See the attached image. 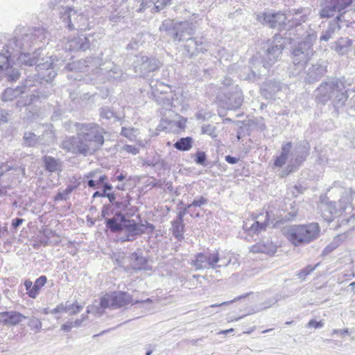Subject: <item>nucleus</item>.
I'll return each instance as SVG.
<instances>
[{
    "label": "nucleus",
    "instance_id": "obj_1",
    "mask_svg": "<svg viewBox=\"0 0 355 355\" xmlns=\"http://www.w3.org/2000/svg\"><path fill=\"white\" fill-rule=\"evenodd\" d=\"M49 33L44 28L18 26L14 31L12 38L4 42L0 35V55L6 57L7 61L3 64L6 71H17V80L20 72L12 67L11 63L17 59L21 66L33 67L40 60V50L46 43Z\"/></svg>",
    "mask_w": 355,
    "mask_h": 355
},
{
    "label": "nucleus",
    "instance_id": "obj_2",
    "mask_svg": "<svg viewBox=\"0 0 355 355\" xmlns=\"http://www.w3.org/2000/svg\"><path fill=\"white\" fill-rule=\"evenodd\" d=\"M346 80L342 78H330L321 83L315 90V102L325 105L329 101L335 109L342 107L349 96Z\"/></svg>",
    "mask_w": 355,
    "mask_h": 355
},
{
    "label": "nucleus",
    "instance_id": "obj_3",
    "mask_svg": "<svg viewBox=\"0 0 355 355\" xmlns=\"http://www.w3.org/2000/svg\"><path fill=\"white\" fill-rule=\"evenodd\" d=\"M282 233L293 245L300 247L316 240L320 236V227L318 223L290 225L282 229Z\"/></svg>",
    "mask_w": 355,
    "mask_h": 355
},
{
    "label": "nucleus",
    "instance_id": "obj_4",
    "mask_svg": "<svg viewBox=\"0 0 355 355\" xmlns=\"http://www.w3.org/2000/svg\"><path fill=\"white\" fill-rule=\"evenodd\" d=\"M313 37L308 35L298 43L291 51L292 64L289 67V76H297L304 69L305 65L314 55Z\"/></svg>",
    "mask_w": 355,
    "mask_h": 355
},
{
    "label": "nucleus",
    "instance_id": "obj_5",
    "mask_svg": "<svg viewBox=\"0 0 355 355\" xmlns=\"http://www.w3.org/2000/svg\"><path fill=\"white\" fill-rule=\"evenodd\" d=\"M60 27L67 28L69 31L89 30L94 26V20H91L85 12H80L72 7L66 6L59 12Z\"/></svg>",
    "mask_w": 355,
    "mask_h": 355
},
{
    "label": "nucleus",
    "instance_id": "obj_6",
    "mask_svg": "<svg viewBox=\"0 0 355 355\" xmlns=\"http://www.w3.org/2000/svg\"><path fill=\"white\" fill-rule=\"evenodd\" d=\"M76 131H79L83 142L88 146L89 155L99 150L104 144V129L95 123H76Z\"/></svg>",
    "mask_w": 355,
    "mask_h": 355
},
{
    "label": "nucleus",
    "instance_id": "obj_7",
    "mask_svg": "<svg viewBox=\"0 0 355 355\" xmlns=\"http://www.w3.org/2000/svg\"><path fill=\"white\" fill-rule=\"evenodd\" d=\"M286 39L281 33H276L262 44L259 54L265 69L268 70L280 58L286 45Z\"/></svg>",
    "mask_w": 355,
    "mask_h": 355
},
{
    "label": "nucleus",
    "instance_id": "obj_8",
    "mask_svg": "<svg viewBox=\"0 0 355 355\" xmlns=\"http://www.w3.org/2000/svg\"><path fill=\"white\" fill-rule=\"evenodd\" d=\"M119 197L118 198L116 193H114L108 200L109 202L103 205L101 217L111 216L112 214H126V212L132 213L133 211L135 214L138 210L137 207L131 206L132 198L129 194Z\"/></svg>",
    "mask_w": 355,
    "mask_h": 355
},
{
    "label": "nucleus",
    "instance_id": "obj_9",
    "mask_svg": "<svg viewBox=\"0 0 355 355\" xmlns=\"http://www.w3.org/2000/svg\"><path fill=\"white\" fill-rule=\"evenodd\" d=\"M254 16L257 22L269 28L276 29L278 33L287 30V17L282 11L266 10L255 12Z\"/></svg>",
    "mask_w": 355,
    "mask_h": 355
},
{
    "label": "nucleus",
    "instance_id": "obj_10",
    "mask_svg": "<svg viewBox=\"0 0 355 355\" xmlns=\"http://www.w3.org/2000/svg\"><path fill=\"white\" fill-rule=\"evenodd\" d=\"M150 299L146 300H132V296L125 291H114L110 293H106L100 298L99 306L101 309L110 307L121 308L129 304L135 305L139 303L150 302Z\"/></svg>",
    "mask_w": 355,
    "mask_h": 355
},
{
    "label": "nucleus",
    "instance_id": "obj_11",
    "mask_svg": "<svg viewBox=\"0 0 355 355\" xmlns=\"http://www.w3.org/2000/svg\"><path fill=\"white\" fill-rule=\"evenodd\" d=\"M60 147L65 152L76 155L87 156L89 155L88 146L83 142L79 131L76 136H66Z\"/></svg>",
    "mask_w": 355,
    "mask_h": 355
},
{
    "label": "nucleus",
    "instance_id": "obj_12",
    "mask_svg": "<svg viewBox=\"0 0 355 355\" xmlns=\"http://www.w3.org/2000/svg\"><path fill=\"white\" fill-rule=\"evenodd\" d=\"M133 66L136 73L141 76H146L149 73L157 70L161 66V62L154 56L139 54L136 55Z\"/></svg>",
    "mask_w": 355,
    "mask_h": 355
},
{
    "label": "nucleus",
    "instance_id": "obj_13",
    "mask_svg": "<svg viewBox=\"0 0 355 355\" xmlns=\"http://www.w3.org/2000/svg\"><path fill=\"white\" fill-rule=\"evenodd\" d=\"M155 102L162 106L159 110L162 116L166 115V112L175 113L177 115L178 107L180 105L176 94L173 92H164L159 94H151Z\"/></svg>",
    "mask_w": 355,
    "mask_h": 355
},
{
    "label": "nucleus",
    "instance_id": "obj_14",
    "mask_svg": "<svg viewBox=\"0 0 355 355\" xmlns=\"http://www.w3.org/2000/svg\"><path fill=\"white\" fill-rule=\"evenodd\" d=\"M243 102V95L239 86H234L232 90L223 92L220 96V105L228 110H236L241 107Z\"/></svg>",
    "mask_w": 355,
    "mask_h": 355
},
{
    "label": "nucleus",
    "instance_id": "obj_15",
    "mask_svg": "<svg viewBox=\"0 0 355 355\" xmlns=\"http://www.w3.org/2000/svg\"><path fill=\"white\" fill-rule=\"evenodd\" d=\"M146 230L153 232L155 230V226L147 221L144 224L142 223H137L135 220L127 218L123 226V232L125 231L126 232V238L124 241L134 240L137 236L144 234Z\"/></svg>",
    "mask_w": 355,
    "mask_h": 355
},
{
    "label": "nucleus",
    "instance_id": "obj_16",
    "mask_svg": "<svg viewBox=\"0 0 355 355\" xmlns=\"http://www.w3.org/2000/svg\"><path fill=\"white\" fill-rule=\"evenodd\" d=\"M354 0H326V3L319 11L321 19L330 18L336 12L345 11L353 3Z\"/></svg>",
    "mask_w": 355,
    "mask_h": 355
},
{
    "label": "nucleus",
    "instance_id": "obj_17",
    "mask_svg": "<svg viewBox=\"0 0 355 355\" xmlns=\"http://www.w3.org/2000/svg\"><path fill=\"white\" fill-rule=\"evenodd\" d=\"M90 41L89 38L83 34H80L72 38L64 37L60 41V46L62 49L67 52H76L79 51H85L89 49Z\"/></svg>",
    "mask_w": 355,
    "mask_h": 355
},
{
    "label": "nucleus",
    "instance_id": "obj_18",
    "mask_svg": "<svg viewBox=\"0 0 355 355\" xmlns=\"http://www.w3.org/2000/svg\"><path fill=\"white\" fill-rule=\"evenodd\" d=\"M311 146L308 141L296 142L290 152L291 156L290 162L298 168L305 162L309 155Z\"/></svg>",
    "mask_w": 355,
    "mask_h": 355
},
{
    "label": "nucleus",
    "instance_id": "obj_19",
    "mask_svg": "<svg viewBox=\"0 0 355 355\" xmlns=\"http://www.w3.org/2000/svg\"><path fill=\"white\" fill-rule=\"evenodd\" d=\"M195 31L196 26L192 22L184 21L175 23L172 39L175 42L187 41L194 35Z\"/></svg>",
    "mask_w": 355,
    "mask_h": 355
},
{
    "label": "nucleus",
    "instance_id": "obj_20",
    "mask_svg": "<svg viewBox=\"0 0 355 355\" xmlns=\"http://www.w3.org/2000/svg\"><path fill=\"white\" fill-rule=\"evenodd\" d=\"M57 58V55L51 56L52 60L50 62L47 61L42 62L43 59H40L39 62L33 65L35 66V69L39 78L44 79L48 83L55 77L56 73L52 68L58 65L54 62L55 60L58 61Z\"/></svg>",
    "mask_w": 355,
    "mask_h": 355
},
{
    "label": "nucleus",
    "instance_id": "obj_21",
    "mask_svg": "<svg viewBox=\"0 0 355 355\" xmlns=\"http://www.w3.org/2000/svg\"><path fill=\"white\" fill-rule=\"evenodd\" d=\"M134 215V211L132 213L126 212V214H112V217H101L105 220L104 223L106 228L112 233H120L123 232V226L127 218L132 217Z\"/></svg>",
    "mask_w": 355,
    "mask_h": 355
},
{
    "label": "nucleus",
    "instance_id": "obj_22",
    "mask_svg": "<svg viewBox=\"0 0 355 355\" xmlns=\"http://www.w3.org/2000/svg\"><path fill=\"white\" fill-rule=\"evenodd\" d=\"M184 49L187 55L189 58L197 55L200 53H205L207 51V45L203 37H191L187 40Z\"/></svg>",
    "mask_w": 355,
    "mask_h": 355
},
{
    "label": "nucleus",
    "instance_id": "obj_23",
    "mask_svg": "<svg viewBox=\"0 0 355 355\" xmlns=\"http://www.w3.org/2000/svg\"><path fill=\"white\" fill-rule=\"evenodd\" d=\"M327 66L324 61L312 64L306 72V83L311 84L318 81L327 72Z\"/></svg>",
    "mask_w": 355,
    "mask_h": 355
},
{
    "label": "nucleus",
    "instance_id": "obj_24",
    "mask_svg": "<svg viewBox=\"0 0 355 355\" xmlns=\"http://www.w3.org/2000/svg\"><path fill=\"white\" fill-rule=\"evenodd\" d=\"M32 86L33 84L31 80L26 79L25 80V83L21 86H17L15 88H6L2 94V101L4 102L12 101L18 98L22 94L26 93L27 92V89H29Z\"/></svg>",
    "mask_w": 355,
    "mask_h": 355
},
{
    "label": "nucleus",
    "instance_id": "obj_25",
    "mask_svg": "<svg viewBox=\"0 0 355 355\" xmlns=\"http://www.w3.org/2000/svg\"><path fill=\"white\" fill-rule=\"evenodd\" d=\"M47 277L45 275L39 277L34 283L30 279L24 282L26 294L31 298L35 299L40 294L41 288L46 284Z\"/></svg>",
    "mask_w": 355,
    "mask_h": 355
},
{
    "label": "nucleus",
    "instance_id": "obj_26",
    "mask_svg": "<svg viewBox=\"0 0 355 355\" xmlns=\"http://www.w3.org/2000/svg\"><path fill=\"white\" fill-rule=\"evenodd\" d=\"M130 266L135 271L151 270L152 266L148 264V259L143 255L141 251L134 252L130 256Z\"/></svg>",
    "mask_w": 355,
    "mask_h": 355
},
{
    "label": "nucleus",
    "instance_id": "obj_27",
    "mask_svg": "<svg viewBox=\"0 0 355 355\" xmlns=\"http://www.w3.org/2000/svg\"><path fill=\"white\" fill-rule=\"evenodd\" d=\"M282 89V84L279 80L270 79L263 83L261 88V94L266 99H273Z\"/></svg>",
    "mask_w": 355,
    "mask_h": 355
},
{
    "label": "nucleus",
    "instance_id": "obj_28",
    "mask_svg": "<svg viewBox=\"0 0 355 355\" xmlns=\"http://www.w3.org/2000/svg\"><path fill=\"white\" fill-rule=\"evenodd\" d=\"M98 65H101V60L96 57H87L85 60H80L77 63L66 64L64 69L68 71H72L77 68L80 71H87V69L89 67H97Z\"/></svg>",
    "mask_w": 355,
    "mask_h": 355
},
{
    "label": "nucleus",
    "instance_id": "obj_29",
    "mask_svg": "<svg viewBox=\"0 0 355 355\" xmlns=\"http://www.w3.org/2000/svg\"><path fill=\"white\" fill-rule=\"evenodd\" d=\"M320 209L322 216L327 222H331L336 216L341 214L337 206V202L335 201H328L326 203H322Z\"/></svg>",
    "mask_w": 355,
    "mask_h": 355
},
{
    "label": "nucleus",
    "instance_id": "obj_30",
    "mask_svg": "<svg viewBox=\"0 0 355 355\" xmlns=\"http://www.w3.org/2000/svg\"><path fill=\"white\" fill-rule=\"evenodd\" d=\"M26 317L15 311H9L0 313V322L5 325L15 326L19 324Z\"/></svg>",
    "mask_w": 355,
    "mask_h": 355
},
{
    "label": "nucleus",
    "instance_id": "obj_31",
    "mask_svg": "<svg viewBox=\"0 0 355 355\" xmlns=\"http://www.w3.org/2000/svg\"><path fill=\"white\" fill-rule=\"evenodd\" d=\"M43 167L48 173H53L62 171V162L60 159L49 155L42 157Z\"/></svg>",
    "mask_w": 355,
    "mask_h": 355
},
{
    "label": "nucleus",
    "instance_id": "obj_32",
    "mask_svg": "<svg viewBox=\"0 0 355 355\" xmlns=\"http://www.w3.org/2000/svg\"><path fill=\"white\" fill-rule=\"evenodd\" d=\"M257 218H260V220L261 219V218H263V220H255L248 229L245 230L248 234H258L260 232L265 231L268 225V212H266V214H261Z\"/></svg>",
    "mask_w": 355,
    "mask_h": 355
},
{
    "label": "nucleus",
    "instance_id": "obj_33",
    "mask_svg": "<svg viewBox=\"0 0 355 355\" xmlns=\"http://www.w3.org/2000/svg\"><path fill=\"white\" fill-rule=\"evenodd\" d=\"M99 116L103 124H109L121 120V117L109 106L99 108Z\"/></svg>",
    "mask_w": 355,
    "mask_h": 355
},
{
    "label": "nucleus",
    "instance_id": "obj_34",
    "mask_svg": "<svg viewBox=\"0 0 355 355\" xmlns=\"http://www.w3.org/2000/svg\"><path fill=\"white\" fill-rule=\"evenodd\" d=\"M352 40L349 37H340L333 43L332 48L339 55H347L351 49Z\"/></svg>",
    "mask_w": 355,
    "mask_h": 355
},
{
    "label": "nucleus",
    "instance_id": "obj_35",
    "mask_svg": "<svg viewBox=\"0 0 355 355\" xmlns=\"http://www.w3.org/2000/svg\"><path fill=\"white\" fill-rule=\"evenodd\" d=\"M355 194V191L352 188H345L342 192V196L337 202V206L342 213L352 205L353 200V196Z\"/></svg>",
    "mask_w": 355,
    "mask_h": 355
},
{
    "label": "nucleus",
    "instance_id": "obj_36",
    "mask_svg": "<svg viewBox=\"0 0 355 355\" xmlns=\"http://www.w3.org/2000/svg\"><path fill=\"white\" fill-rule=\"evenodd\" d=\"M291 149V142L283 144L281 148V153L275 158L273 166L278 168L282 167L286 163Z\"/></svg>",
    "mask_w": 355,
    "mask_h": 355
},
{
    "label": "nucleus",
    "instance_id": "obj_37",
    "mask_svg": "<svg viewBox=\"0 0 355 355\" xmlns=\"http://www.w3.org/2000/svg\"><path fill=\"white\" fill-rule=\"evenodd\" d=\"M171 227L170 228V231L174 238L178 241L184 240V232L185 231V223H184V220L175 218L171 222Z\"/></svg>",
    "mask_w": 355,
    "mask_h": 355
},
{
    "label": "nucleus",
    "instance_id": "obj_38",
    "mask_svg": "<svg viewBox=\"0 0 355 355\" xmlns=\"http://www.w3.org/2000/svg\"><path fill=\"white\" fill-rule=\"evenodd\" d=\"M309 13L308 8L300 7L299 8H292L288 10V15L293 16L297 20V24H301L305 22Z\"/></svg>",
    "mask_w": 355,
    "mask_h": 355
},
{
    "label": "nucleus",
    "instance_id": "obj_39",
    "mask_svg": "<svg viewBox=\"0 0 355 355\" xmlns=\"http://www.w3.org/2000/svg\"><path fill=\"white\" fill-rule=\"evenodd\" d=\"M149 86L151 89L150 94H160L164 92H173L169 85L159 82L157 80H150Z\"/></svg>",
    "mask_w": 355,
    "mask_h": 355
},
{
    "label": "nucleus",
    "instance_id": "obj_40",
    "mask_svg": "<svg viewBox=\"0 0 355 355\" xmlns=\"http://www.w3.org/2000/svg\"><path fill=\"white\" fill-rule=\"evenodd\" d=\"M205 252L196 254L190 259V265L195 268L196 270L207 269Z\"/></svg>",
    "mask_w": 355,
    "mask_h": 355
},
{
    "label": "nucleus",
    "instance_id": "obj_41",
    "mask_svg": "<svg viewBox=\"0 0 355 355\" xmlns=\"http://www.w3.org/2000/svg\"><path fill=\"white\" fill-rule=\"evenodd\" d=\"M7 61L6 57L3 55H0V79H1L3 77H6L7 80L10 82H14L17 80V72L13 71H6V69L3 67V64H5Z\"/></svg>",
    "mask_w": 355,
    "mask_h": 355
},
{
    "label": "nucleus",
    "instance_id": "obj_42",
    "mask_svg": "<svg viewBox=\"0 0 355 355\" xmlns=\"http://www.w3.org/2000/svg\"><path fill=\"white\" fill-rule=\"evenodd\" d=\"M205 256L207 269H216L223 266L221 264H218L220 261V256L218 251L214 252H205Z\"/></svg>",
    "mask_w": 355,
    "mask_h": 355
},
{
    "label": "nucleus",
    "instance_id": "obj_43",
    "mask_svg": "<svg viewBox=\"0 0 355 355\" xmlns=\"http://www.w3.org/2000/svg\"><path fill=\"white\" fill-rule=\"evenodd\" d=\"M193 139L191 137H181L173 144V147L180 151H188L193 146Z\"/></svg>",
    "mask_w": 355,
    "mask_h": 355
},
{
    "label": "nucleus",
    "instance_id": "obj_44",
    "mask_svg": "<svg viewBox=\"0 0 355 355\" xmlns=\"http://www.w3.org/2000/svg\"><path fill=\"white\" fill-rule=\"evenodd\" d=\"M251 251L252 252H261L268 254H273L276 252V247L273 245L271 242H268L267 243H259L257 245H253L251 248Z\"/></svg>",
    "mask_w": 355,
    "mask_h": 355
},
{
    "label": "nucleus",
    "instance_id": "obj_45",
    "mask_svg": "<svg viewBox=\"0 0 355 355\" xmlns=\"http://www.w3.org/2000/svg\"><path fill=\"white\" fill-rule=\"evenodd\" d=\"M262 71H255L250 67H245L240 74V77L249 82H255L260 79Z\"/></svg>",
    "mask_w": 355,
    "mask_h": 355
},
{
    "label": "nucleus",
    "instance_id": "obj_46",
    "mask_svg": "<svg viewBox=\"0 0 355 355\" xmlns=\"http://www.w3.org/2000/svg\"><path fill=\"white\" fill-rule=\"evenodd\" d=\"M144 35L138 33L133 37L126 46L127 50L137 51L144 42Z\"/></svg>",
    "mask_w": 355,
    "mask_h": 355
},
{
    "label": "nucleus",
    "instance_id": "obj_47",
    "mask_svg": "<svg viewBox=\"0 0 355 355\" xmlns=\"http://www.w3.org/2000/svg\"><path fill=\"white\" fill-rule=\"evenodd\" d=\"M108 182V177L103 174L101 175L97 180L89 179L87 181V186L93 189H97L100 188V185Z\"/></svg>",
    "mask_w": 355,
    "mask_h": 355
},
{
    "label": "nucleus",
    "instance_id": "obj_48",
    "mask_svg": "<svg viewBox=\"0 0 355 355\" xmlns=\"http://www.w3.org/2000/svg\"><path fill=\"white\" fill-rule=\"evenodd\" d=\"M23 139L24 145L28 147L35 146L39 141V137L31 132H25Z\"/></svg>",
    "mask_w": 355,
    "mask_h": 355
},
{
    "label": "nucleus",
    "instance_id": "obj_49",
    "mask_svg": "<svg viewBox=\"0 0 355 355\" xmlns=\"http://www.w3.org/2000/svg\"><path fill=\"white\" fill-rule=\"evenodd\" d=\"M166 123L167 125H176L179 129L182 130L184 129L186 126V123L187 122V119L183 117H181V119L178 121H175L173 119H171L167 117V116H162V123Z\"/></svg>",
    "mask_w": 355,
    "mask_h": 355
},
{
    "label": "nucleus",
    "instance_id": "obj_50",
    "mask_svg": "<svg viewBox=\"0 0 355 355\" xmlns=\"http://www.w3.org/2000/svg\"><path fill=\"white\" fill-rule=\"evenodd\" d=\"M66 309L67 313H68L69 315H74L82 311L83 306L79 304L77 301H75L73 303L66 301Z\"/></svg>",
    "mask_w": 355,
    "mask_h": 355
},
{
    "label": "nucleus",
    "instance_id": "obj_51",
    "mask_svg": "<svg viewBox=\"0 0 355 355\" xmlns=\"http://www.w3.org/2000/svg\"><path fill=\"white\" fill-rule=\"evenodd\" d=\"M68 0H48V7L52 10H60V12L62 10L64 4L67 3ZM72 1H75L76 0H71ZM93 1H97V0H89V2L92 3Z\"/></svg>",
    "mask_w": 355,
    "mask_h": 355
},
{
    "label": "nucleus",
    "instance_id": "obj_52",
    "mask_svg": "<svg viewBox=\"0 0 355 355\" xmlns=\"http://www.w3.org/2000/svg\"><path fill=\"white\" fill-rule=\"evenodd\" d=\"M193 159L196 164L198 165H202L203 166H207V156L205 152L198 150L196 153L193 155Z\"/></svg>",
    "mask_w": 355,
    "mask_h": 355
},
{
    "label": "nucleus",
    "instance_id": "obj_53",
    "mask_svg": "<svg viewBox=\"0 0 355 355\" xmlns=\"http://www.w3.org/2000/svg\"><path fill=\"white\" fill-rule=\"evenodd\" d=\"M336 31H338V29L335 28L334 24L331 25L329 24L327 28L322 31L320 40L321 41L327 42L333 37Z\"/></svg>",
    "mask_w": 355,
    "mask_h": 355
},
{
    "label": "nucleus",
    "instance_id": "obj_54",
    "mask_svg": "<svg viewBox=\"0 0 355 355\" xmlns=\"http://www.w3.org/2000/svg\"><path fill=\"white\" fill-rule=\"evenodd\" d=\"M138 134V129L135 128H125L122 127L121 135L130 141L135 140L137 135Z\"/></svg>",
    "mask_w": 355,
    "mask_h": 355
},
{
    "label": "nucleus",
    "instance_id": "obj_55",
    "mask_svg": "<svg viewBox=\"0 0 355 355\" xmlns=\"http://www.w3.org/2000/svg\"><path fill=\"white\" fill-rule=\"evenodd\" d=\"M148 9L151 12H155L154 0H141L139 8H137L136 11L137 12H144Z\"/></svg>",
    "mask_w": 355,
    "mask_h": 355
},
{
    "label": "nucleus",
    "instance_id": "obj_56",
    "mask_svg": "<svg viewBox=\"0 0 355 355\" xmlns=\"http://www.w3.org/2000/svg\"><path fill=\"white\" fill-rule=\"evenodd\" d=\"M201 133L207 135L212 139H216L218 135L216 126L211 124L203 125L201 127Z\"/></svg>",
    "mask_w": 355,
    "mask_h": 355
},
{
    "label": "nucleus",
    "instance_id": "obj_57",
    "mask_svg": "<svg viewBox=\"0 0 355 355\" xmlns=\"http://www.w3.org/2000/svg\"><path fill=\"white\" fill-rule=\"evenodd\" d=\"M175 23H173L168 19H166L159 26V31L166 32L167 34L172 38V33L175 29Z\"/></svg>",
    "mask_w": 355,
    "mask_h": 355
},
{
    "label": "nucleus",
    "instance_id": "obj_58",
    "mask_svg": "<svg viewBox=\"0 0 355 355\" xmlns=\"http://www.w3.org/2000/svg\"><path fill=\"white\" fill-rule=\"evenodd\" d=\"M122 71L117 66L112 67L107 73V78L109 80H116L121 78Z\"/></svg>",
    "mask_w": 355,
    "mask_h": 355
},
{
    "label": "nucleus",
    "instance_id": "obj_59",
    "mask_svg": "<svg viewBox=\"0 0 355 355\" xmlns=\"http://www.w3.org/2000/svg\"><path fill=\"white\" fill-rule=\"evenodd\" d=\"M318 264L315 266L308 265L305 268L298 271L297 276L299 279L304 280L306 277L311 274L317 268Z\"/></svg>",
    "mask_w": 355,
    "mask_h": 355
},
{
    "label": "nucleus",
    "instance_id": "obj_60",
    "mask_svg": "<svg viewBox=\"0 0 355 355\" xmlns=\"http://www.w3.org/2000/svg\"><path fill=\"white\" fill-rule=\"evenodd\" d=\"M221 84L223 85V87L221 88L222 92L227 90H232V87L234 86H239L234 83V80L228 76H225L223 78Z\"/></svg>",
    "mask_w": 355,
    "mask_h": 355
},
{
    "label": "nucleus",
    "instance_id": "obj_61",
    "mask_svg": "<svg viewBox=\"0 0 355 355\" xmlns=\"http://www.w3.org/2000/svg\"><path fill=\"white\" fill-rule=\"evenodd\" d=\"M209 200L204 196H198L196 197L191 204L187 205V207H201L203 205H205L208 203Z\"/></svg>",
    "mask_w": 355,
    "mask_h": 355
},
{
    "label": "nucleus",
    "instance_id": "obj_62",
    "mask_svg": "<svg viewBox=\"0 0 355 355\" xmlns=\"http://www.w3.org/2000/svg\"><path fill=\"white\" fill-rule=\"evenodd\" d=\"M28 325L32 330H35L36 331H39L42 328V322L35 317H32L29 319Z\"/></svg>",
    "mask_w": 355,
    "mask_h": 355
},
{
    "label": "nucleus",
    "instance_id": "obj_63",
    "mask_svg": "<svg viewBox=\"0 0 355 355\" xmlns=\"http://www.w3.org/2000/svg\"><path fill=\"white\" fill-rule=\"evenodd\" d=\"M171 4L167 0H154V12H159L166 6Z\"/></svg>",
    "mask_w": 355,
    "mask_h": 355
},
{
    "label": "nucleus",
    "instance_id": "obj_64",
    "mask_svg": "<svg viewBox=\"0 0 355 355\" xmlns=\"http://www.w3.org/2000/svg\"><path fill=\"white\" fill-rule=\"evenodd\" d=\"M349 236V232H345L343 234H338L333 239V243L338 247Z\"/></svg>",
    "mask_w": 355,
    "mask_h": 355
}]
</instances>
